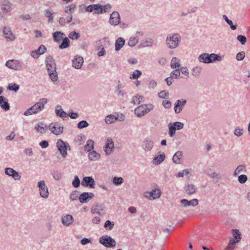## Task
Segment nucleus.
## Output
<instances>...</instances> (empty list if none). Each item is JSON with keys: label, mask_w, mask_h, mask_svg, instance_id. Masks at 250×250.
<instances>
[{"label": "nucleus", "mask_w": 250, "mask_h": 250, "mask_svg": "<svg viewBox=\"0 0 250 250\" xmlns=\"http://www.w3.org/2000/svg\"><path fill=\"white\" fill-rule=\"evenodd\" d=\"M45 64L50 78L53 82H57L58 77L56 71V64L52 56H48L46 57Z\"/></svg>", "instance_id": "f257e3e1"}, {"label": "nucleus", "mask_w": 250, "mask_h": 250, "mask_svg": "<svg viewBox=\"0 0 250 250\" xmlns=\"http://www.w3.org/2000/svg\"><path fill=\"white\" fill-rule=\"evenodd\" d=\"M181 41V37L178 33L169 35L166 40V44L167 47L171 49L177 48Z\"/></svg>", "instance_id": "f03ea898"}, {"label": "nucleus", "mask_w": 250, "mask_h": 250, "mask_svg": "<svg viewBox=\"0 0 250 250\" xmlns=\"http://www.w3.org/2000/svg\"><path fill=\"white\" fill-rule=\"evenodd\" d=\"M76 9V6L75 4H71L65 7L64 12L65 14H68V15L66 18L61 17L59 19V22L61 26H64L65 23H69L72 21L73 19L72 14L74 13Z\"/></svg>", "instance_id": "7ed1b4c3"}, {"label": "nucleus", "mask_w": 250, "mask_h": 250, "mask_svg": "<svg viewBox=\"0 0 250 250\" xmlns=\"http://www.w3.org/2000/svg\"><path fill=\"white\" fill-rule=\"evenodd\" d=\"M154 108L152 104H142L137 107L135 110V114L139 117H142L151 111Z\"/></svg>", "instance_id": "20e7f679"}, {"label": "nucleus", "mask_w": 250, "mask_h": 250, "mask_svg": "<svg viewBox=\"0 0 250 250\" xmlns=\"http://www.w3.org/2000/svg\"><path fill=\"white\" fill-rule=\"evenodd\" d=\"M56 146L61 154L63 158H65L67 156V149L68 148L70 149L69 145L67 143L62 141V139H58L56 143Z\"/></svg>", "instance_id": "39448f33"}, {"label": "nucleus", "mask_w": 250, "mask_h": 250, "mask_svg": "<svg viewBox=\"0 0 250 250\" xmlns=\"http://www.w3.org/2000/svg\"><path fill=\"white\" fill-rule=\"evenodd\" d=\"M99 243L108 248H113L116 245L115 240L111 236L107 235L100 237Z\"/></svg>", "instance_id": "423d86ee"}, {"label": "nucleus", "mask_w": 250, "mask_h": 250, "mask_svg": "<svg viewBox=\"0 0 250 250\" xmlns=\"http://www.w3.org/2000/svg\"><path fill=\"white\" fill-rule=\"evenodd\" d=\"M5 66L9 69L16 71H21L22 69V62L18 60H9L5 64Z\"/></svg>", "instance_id": "0eeeda50"}, {"label": "nucleus", "mask_w": 250, "mask_h": 250, "mask_svg": "<svg viewBox=\"0 0 250 250\" xmlns=\"http://www.w3.org/2000/svg\"><path fill=\"white\" fill-rule=\"evenodd\" d=\"M37 187L39 188L40 196L43 198H47L49 196V191L45 181L42 180L37 183Z\"/></svg>", "instance_id": "6e6552de"}, {"label": "nucleus", "mask_w": 250, "mask_h": 250, "mask_svg": "<svg viewBox=\"0 0 250 250\" xmlns=\"http://www.w3.org/2000/svg\"><path fill=\"white\" fill-rule=\"evenodd\" d=\"M48 128L52 133L56 135H60L63 131V126L59 122L51 123L48 126Z\"/></svg>", "instance_id": "1a4fd4ad"}, {"label": "nucleus", "mask_w": 250, "mask_h": 250, "mask_svg": "<svg viewBox=\"0 0 250 250\" xmlns=\"http://www.w3.org/2000/svg\"><path fill=\"white\" fill-rule=\"evenodd\" d=\"M108 22L113 26H116L121 22V17L118 12L114 11L110 15Z\"/></svg>", "instance_id": "9d476101"}, {"label": "nucleus", "mask_w": 250, "mask_h": 250, "mask_svg": "<svg viewBox=\"0 0 250 250\" xmlns=\"http://www.w3.org/2000/svg\"><path fill=\"white\" fill-rule=\"evenodd\" d=\"M2 32L4 36V38L7 42H12L15 40V36L12 33L10 27L6 26L3 27Z\"/></svg>", "instance_id": "9b49d317"}, {"label": "nucleus", "mask_w": 250, "mask_h": 250, "mask_svg": "<svg viewBox=\"0 0 250 250\" xmlns=\"http://www.w3.org/2000/svg\"><path fill=\"white\" fill-rule=\"evenodd\" d=\"M81 185L84 187L95 188V182L94 179L91 176L84 177L82 180Z\"/></svg>", "instance_id": "f8f14e48"}, {"label": "nucleus", "mask_w": 250, "mask_h": 250, "mask_svg": "<svg viewBox=\"0 0 250 250\" xmlns=\"http://www.w3.org/2000/svg\"><path fill=\"white\" fill-rule=\"evenodd\" d=\"M47 103V99L46 98H42L40 99L39 101L36 103L33 107L35 108V112L37 114L42 111L44 108V105Z\"/></svg>", "instance_id": "ddd939ff"}, {"label": "nucleus", "mask_w": 250, "mask_h": 250, "mask_svg": "<svg viewBox=\"0 0 250 250\" xmlns=\"http://www.w3.org/2000/svg\"><path fill=\"white\" fill-rule=\"evenodd\" d=\"M161 195V191L159 188L152 189L150 192L146 193L145 196L150 200L159 198Z\"/></svg>", "instance_id": "4468645a"}, {"label": "nucleus", "mask_w": 250, "mask_h": 250, "mask_svg": "<svg viewBox=\"0 0 250 250\" xmlns=\"http://www.w3.org/2000/svg\"><path fill=\"white\" fill-rule=\"evenodd\" d=\"M0 6L1 10L4 13H8L12 10L13 4L8 0H2Z\"/></svg>", "instance_id": "2eb2a0df"}, {"label": "nucleus", "mask_w": 250, "mask_h": 250, "mask_svg": "<svg viewBox=\"0 0 250 250\" xmlns=\"http://www.w3.org/2000/svg\"><path fill=\"white\" fill-rule=\"evenodd\" d=\"M186 100H178L174 104V110L176 114H178L181 112L183 108L187 104Z\"/></svg>", "instance_id": "dca6fc26"}, {"label": "nucleus", "mask_w": 250, "mask_h": 250, "mask_svg": "<svg viewBox=\"0 0 250 250\" xmlns=\"http://www.w3.org/2000/svg\"><path fill=\"white\" fill-rule=\"evenodd\" d=\"M5 174L12 177L16 181L20 180L21 178L18 172L10 167L5 168Z\"/></svg>", "instance_id": "f3484780"}, {"label": "nucleus", "mask_w": 250, "mask_h": 250, "mask_svg": "<svg viewBox=\"0 0 250 250\" xmlns=\"http://www.w3.org/2000/svg\"><path fill=\"white\" fill-rule=\"evenodd\" d=\"M97 5L99 6L97 7V9H98V10H97V11L94 12V14H95L99 15L104 13H106L109 11L112 8L111 5L109 3H107L104 5L98 3Z\"/></svg>", "instance_id": "a211bd4d"}, {"label": "nucleus", "mask_w": 250, "mask_h": 250, "mask_svg": "<svg viewBox=\"0 0 250 250\" xmlns=\"http://www.w3.org/2000/svg\"><path fill=\"white\" fill-rule=\"evenodd\" d=\"M94 197V194L92 192H83L80 195L79 200L80 203H85L93 199Z\"/></svg>", "instance_id": "6ab92c4d"}, {"label": "nucleus", "mask_w": 250, "mask_h": 250, "mask_svg": "<svg viewBox=\"0 0 250 250\" xmlns=\"http://www.w3.org/2000/svg\"><path fill=\"white\" fill-rule=\"evenodd\" d=\"M199 201L197 199H193L188 201L187 199H183L180 201L181 206L187 208L189 206L195 207L198 205Z\"/></svg>", "instance_id": "aec40b11"}, {"label": "nucleus", "mask_w": 250, "mask_h": 250, "mask_svg": "<svg viewBox=\"0 0 250 250\" xmlns=\"http://www.w3.org/2000/svg\"><path fill=\"white\" fill-rule=\"evenodd\" d=\"M104 148L106 154L107 155H110L114 148V143L111 138H107Z\"/></svg>", "instance_id": "412c9836"}, {"label": "nucleus", "mask_w": 250, "mask_h": 250, "mask_svg": "<svg viewBox=\"0 0 250 250\" xmlns=\"http://www.w3.org/2000/svg\"><path fill=\"white\" fill-rule=\"evenodd\" d=\"M154 142L153 141L146 138L144 139L142 144V147L145 152L150 151L153 147Z\"/></svg>", "instance_id": "4be33fe9"}, {"label": "nucleus", "mask_w": 250, "mask_h": 250, "mask_svg": "<svg viewBox=\"0 0 250 250\" xmlns=\"http://www.w3.org/2000/svg\"><path fill=\"white\" fill-rule=\"evenodd\" d=\"M104 212V208L102 205H96L93 206L91 208V213L92 214L97 213L99 215H102Z\"/></svg>", "instance_id": "5701e85b"}, {"label": "nucleus", "mask_w": 250, "mask_h": 250, "mask_svg": "<svg viewBox=\"0 0 250 250\" xmlns=\"http://www.w3.org/2000/svg\"><path fill=\"white\" fill-rule=\"evenodd\" d=\"M61 220L63 225L68 226L73 223V217L70 214L63 215L62 216Z\"/></svg>", "instance_id": "b1692460"}, {"label": "nucleus", "mask_w": 250, "mask_h": 250, "mask_svg": "<svg viewBox=\"0 0 250 250\" xmlns=\"http://www.w3.org/2000/svg\"><path fill=\"white\" fill-rule=\"evenodd\" d=\"M83 63V58L81 56H76V57L72 60L73 66L76 69L81 68Z\"/></svg>", "instance_id": "393cba45"}, {"label": "nucleus", "mask_w": 250, "mask_h": 250, "mask_svg": "<svg viewBox=\"0 0 250 250\" xmlns=\"http://www.w3.org/2000/svg\"><path fill=\"white\" fill-rule=\"evenodd\" d=\"M0 107L5 111L10 109V105L7 99L2 96H0Z\"/></svg>", "instance_id": "a878e982"}, {"label": "nucleus", "mask_w": 250, "mask_h": 250, "mask_svg": "<svg viewBox=\"0 0 250 250\" xmlns=\"http://www.w3.org/2000/svg\"><path fill=\"white\" fill-rule=\"evenodd\" d=\"M184 189L187 194L190 195L196 192L197 188L193 185L188 184L185 185Z\"/></svg>", "instance_id": "bb28decb"}, {"label": "nucleus", "mask_w": 250, "mask_h": 250, "mask_svg": "<svg viewBox=\"0 0 250 250\" xmlns=\"http://www.w3.org/2000/svg\"><path fill=\"white\" fill-rule=\"evenodd\" d=\"M166 158V155L164 153L162 154L157 153L153 158V163L156 165L162 163Z\"/></svg>", "instance_id": "cd10ccee"}, {"label": "nucleus", "mask_w": 250, "mask_h": 250, "mask_svg": "<svg viewBox=\"0 0 250 250\" xmlns=\"http://www.w3.org/2000/svg\"><path fill=\"white\" fill-rule=\"evenodd\" d=\"M64 34L61 31H56L53 33V40L55 42L60 43L63 39Z\"/></svg>", "instance_id": "c85d7f7f"}, {"label": "nucleus", "mask_w": 250, "mask_h": 250, "mask_svg": "<svg viewBox=\"0 0 250 250\" xmlns=\"http://www.w3.org/2000/svg\"><path fill=\"white\" fill-rule=\"evenodd\" d=\"M125 40L122 37L118 38L115 42V50L119 51L124 45Z\"/></svg>", "instance_id": "c756f323"}, {"label": "nucleus", "mask_w": 250, "mask_h": 250, "mask_svg": "<svg viewBox=\"0 0 250 250\" xmlns=\"http://www.w3.org/2000/svg\"><path fill=\"white\" fill-rule=\"evenodd\" d=\"M154 41L151 38H146L141 41L140 46L143 47H150L153 45Z\"/></svg>", "instance_id": "7c9ffc66"}, {"label": "nucleus", "mask_w": 250, "mask_h": 250, "mask_svg": "<svg viewBox=\"0 0 250 250\" xmlns=\"http://www.w3.org/2000/svg\"><path fill=\"white\" fill-rule=\"evenodd\" d=\"M198 59V61L201 62L210 63L208 53H205L200 55Z\"/></svg>", "instance_id": "2f4dec72"}, {"label": "nucleus", "mask_w": 250, "mask_h": 250, "mask_svg": "<svg viewBox=\"0 0 250 250\" xmlns=\"http://www.w3.org/2000/svg\"><path fill=\"white\" fill-rule=\"evenodd\" d=\"M55 113L57 116L62 119L66 117L67 115V113L62 109L61 106L60 105H57L56 106Z\"/></svg>", "instance_id": "473e14b6"}, {"label": "nucleus", "mask_w": 250, "mask_h": 250, "mask_svg": "<svg viewBox=\"0 0 250 250\" xmlns=\"http://www.w3.org/2000/svg\"><path fill=\"white\" fill-rule=\"evenodd\" d=\"M43 123L40 122L35 125V129L36 130L41 134H44L46 131V126H43Z\"/></svg>", "instance_id": "72a5a7b5"}, {"label": "nucleus", "mask_w": 250, "mask_h": 250, "mask_svg": "<svg viewBox=\"0 0 250 250\" xmlns=\"http://www.w3.org/2000/svg\"><path fill=\"white\" fill-rule=\"evenodd\" d=\"M246 166L240 165L235 169L233 172V175L236 176L241 173L246 172Z\"/></svg>", "instance_id": "f704fd0d"}, {"label": "nucleus", "mask_w": 250, "mask_h": 250, "mask_svg": "<svg viewBox=\"0 0 250 250\" xmlns=\"http://www.w3.org/2000/svg\"><path fill=\"white\" fill-rule=\"evenodd\" d=\"M100 158V155L97 153L96 151H92L89 153L88 158L90 160L93 161H96L99 159Z\"/></svg>", "instance_id": "c9c22d12"}, {"label": "nucleus", "mask_w": 250, "mask_h": 250, "mask_svg": "<svg viewBox=\"0 0 250 250\" xmlns=\"http://www.w3.org/2000/svg\"><path fill=\"white\" fill-rule=\"evenodd\" d=\"M182 156V151H178L176 152L172 158L173 162L177 164H179L181 163V159Z\"/></svg>", "instance_id": "e433bc0d"}, {"label": "nucleus", "mask_w": 250, "mask_h": 250, "mask_svg": "<svg viewBox=\"0 0 250 250\" xmlns=\"http://www.w3.org/2000/svg\"><path fill=\"white\" fill-rule=\"evenodd\" d=\"M53 13L52 10L50 9L44 11V16L45 17L48 18V22L49 23H53L54 21Z\"/></svg>", "instance_id": "4c0bfd02"}, {"label": "nucleus", "mask_w": 250, "mask_h": 250, "mask_svg": "<svg viewBox=\"0 0 250 250\" xmlns=\"http://www.w3.org/2000/svg\"><path fill=\"white\" fill-rule=\"evenodd\" d=\"M209 62L212 63L216 61H221L222 60V57L218 54L214 53L209 54Z\"/></svg>", "instance_id": "58836bf2"}, {"label": "nucleus", "mask_w": 250, "mask_h": 250, "mask_svg": "<svg viewBox=\"0 0 250 250\" xmlns=\"http://www.w3.org/2000/svg\"><path fill=\"white\" fill-rule=\"evenodd\" d=\"M70 45V41L68 38H63L61 44L59 45V47L61 49H63L68 47Z\"/></svg>", "instance_id": "ea45409f"}, {"label": "nucleus", "mask_w": 250, "mask_h": 250, "mask_svg": "<svg viewBox=\"0 0 250 250\" xmlns=\"http://www.w3.org/2000/svg\"><path fill=\"white\" fill-rule=\"evenodd\" d=\"M207 175L209 176L210 178L213 179V181L215 183H217L219 181L220 179V177L219 176V174L216 172H207Z\"/></svg>", "instance_id": "a19ab883"}, {"label": "nucleus", "mask_w": 250, "mask_h": 250, "mask_svg": "<svg viewBox=\"0 0 250 250\" xmlns=\"http://www.w3.org/2000/svg\"><path fill=\"white\" fill-rule=\"evenodd\" d=\"M105 122L107 124H111L117 121V118L114 115H108L105 118Z\"/></svg>", "instance_id": "79ce46f5"}, {"label": "nucleus", "mask_w": 250, "mask_h": 250, "mask_svg": "<svg viewBox=\"0 0 250 250\" xmlns=\"http://www.w3.org/2000/svg\"><path fill=\"white\" fill-rule=\"evenodd\" d=\"M144 98V97L141 95H136L134 96L131 100V103L134 104H139L141 102V100Z\"/></svg>", "instance_id": "37998d69"}, {"label": "nucleus", "mask_w": 250, "mask_h": 250, "mask_svg": "<svg viewBox=\"0 0 250 250\" xmlns=\"http://www.w3.org/2000/svg\"><path fill=\"white\" fill-rule=\"evenodd\" d=\"M94 142L92 140H88L84 146L85 150L90 151L94 148Z\"/></svg>", "instance_id": "c03bdc74"}, {"label": "nucleus", "mask_w": 250, "mask_h": 250, "mask_svg": "<svg viewBox=\"0 0 250 250\" xmlns=\"http://www.w3.org/2000/svg\"><path fill=\"white\" fill-rule=\"evenodd\" d=\"M202 68L199 66L194 67L191 70V74L195 77H198L201 72Z\"/></svg>", "instance_id": "a18cd8bd"}, {"label": "nucleus", "mask_w": 250, "mask_h": 250, "mask_svg": "<svg viewBox=\"0 0 250 250\" xmlns=\"http://www.w3.org/2000/svg\"><path fill=\"white\" fill-rule=\"evenodd\" d=\"M138 37H131L128 42V45L130 47H133L138 42Z\"/></svg>", "instance_id": "49530a36"}, {"label": "nucleus", "mask_w": 250, "mask_h": 250, "mask_svg": "<svg viewBox=\"0 0 250 250\" xmlns=\"http://www.w3.org/2000/svg\"><path fill=\"white\" fill-rule=\"evenodd\" d=\"M62 175V172L59 170H54L52 172L53 178L56 181H59L61 179Z\"/></svg>", "instance_id": "de8ad7c7"}, {"label": "nucleus", "mask_w": 250, "mask_h": 250, "mask_svg": "<svg viewBox=\"0 0 250 250\" xmlns=\"http://www.w3.org/2000/svg\"><path fill=\"white\" fill-rule=\"evenodd\" d=\"M178 61L179 59L176 57H173L172 59L170 66L172 69H176L177 67H179L180 66L179 62H177Z\"/></svg>", "instance_id": "09e8293b"}, {"label": "nucleus", "mask_w": 250, "mask_h": 250, "mask_svg": "<svg viewBox=\"0 0 250 250\" xmlns=\"http://www.w3.org/2000/svg\"><path fill=\"white\" fill-rule=\"evenodd\" d=\"M168 134L170 137H173L175 134V132L176 129L174 127V126L172 125V123H170L168 125Z\"/></svg>", "instance_id": "8fccbe9b"}, {"label": "nucleus", "mask_w": 250, "mask_h": 250, "mask_svg": "<svg viewBox=\"0 0 250 250\" xmlns=\"http://www.w3.org/2000/svg\"><path fill=\"white\" fill-rule=\"evenodd\" d=\"M232 231L233 238L236 239V242H239L241 239V234L239 230L237 229H234Z\"/></svg>", "instance_id": "3c124183"}, {"label": "nucleus", "mask_w": 250, "mask_h": 250, "mask_svg": "<svg viewBox=\"0 0 250 250\" xmlns=\"http://www.w3.org/2000/svg\"><path fill=\"white\" fill-rule=\"evenodd\" d=\"M112 182L115 186L121 185L124 182V179L122 177H114L113 178Z\"/></svg>", "instance_id": "603ef678"}, {"label": "nucleus", "mask_w": 250, "mask_h": 250, "mask_svg": "<svg viewBox=\"0 0 250 250\" xmlns=\"http://www.w3.org/2000/svg\"><path fill=\"white\" fill-rule=\"evenodd\" d=\"M142 75V72L139 70H135L130 76V79L136 80Z\"/></svg>", "instance_id": "864d4df0"}, {"label": "nucleus", "mask_w": 250, "mask_h": 250, "mask_svg": "<svg viewBox=\"0 0 250 250\" xmlns=\"http://www.w3.org/2000/svg\"><path fill=\"white\" fill-rule=\"evenodd\" d=\"M98 6H99L97 5V4H91L87 6L85 10L87 12L90 13L93 12L94 10H95V11H97V10H98V9H97Z\"/></svg>", "instance_id": "5fc2aeb1"}, {"label": "nucleus", "mask_w": 250, "mask_h": 250, "mask_svg": "<svg viewBox=\"0 0 250 250\" xmlns=\"http://www.w3.org/2000/svg\"><path fill=\"white\" fill-rule=\"evenodd\" d=\"M35 108L33 107V105L29 108L27 110L24 111L23 113L24 115L28 116L32 114H37L36 112H35Z\"/></svg>", "instance_id": "6e6d98bb"}, {"label": "nucleus", "mask_w": 250, "mask_h": 250, "mask_svg": "<svg viewBox=\"0 0 250 250\" xmlns=\"http://www.w3.org/2000/svg\"><path fill=\"white\" fill-rule=\"evenodd\" d=\"M114 223L113 222H112L110 220H107L104 223V227L106 229H108L109 230H112L114 227Z\"/></svg>", "instance_id": "4d7b16f0"}, {"label": "nucleus", "mask_w": 250, "mask_h": 250, "mask_svg": "<svg viewBox=\"0 0 250 250\" xmlns=\"http://www.w3.org/2000/svg\"><path fill=\"white\" fill-rule=\"evenodd\" d=\"M20 86L16 83H10L8 85V89L10 91L17 92L19 89Z\"/></svg>", "instance_id": "13d9d810"}, {"label": "nucleus", "mask_w": 250, "mask_h": 250, "mask_svg": "<svg viewBox=\"0 0 250 250\" xmlns=\"http://www.w3.org/2000/svg\"><path fill=\"white\" fill-rule=\"evenodd\" d=\"M238 242H236V239H234L233 238H231L229 240V245L226 248V249L227 250H233L234 247H233L232 245H234L235 244H236V243H238Z\"/></svg>", "instance_id": "bf43d9fd"}, {"label": "nucleus", "mask_w": 250, "mask_h": 250, "mask_svg": "<svg viewBox=\"0 0 250 250\" xmlns=\"http://www.w3.org/2000/svg\"><path fill=\"white\" fill-rule=\"evenodd\" d=\"M68 37L72 40H78L80 37V35L79 33L72 31L69 34Z\"/></svg>", "instance_id": "052dcab7"}, {"label": "nucleus", "mask_w": 250, "mask_h": 250, "mask_svg": "<svg viewBox=\"0 0 250 250\" xmlns=\"http://www.w3.org/2000/svg\"><path fill=\"white\" fill-rule=\"evenodd\" d=\"M89 125L88 123L85 120H82L77 124V127L79 129H82L87 127Z\"/></svg>", "instance_id": "680f3d73"}, {"label": "nucleus", "mask_w": 250, "mask_h": 250, "mask_svg": "<svg viewBox=\"0 0 250 250\" xmlns=\"http://www.w3.org/2000/svg\"><path fill=\"white\" fill-rule=\"evenodd\" d=\"M172 125L174 126L176 130H181L184 127V124L180 122H176L172 123Z\"/></svg>", "instance_id": "e2e57ef3"}, {"label": "nucleus", "mask_w": 250, "mask_h": 250, "mask_svg": "<svg viewBox=\"0 0 250 250\" xmlns=\"http://www.w3.org/2000/svg\"><path fill=\"white\" fill-rule=\"evenodd\" d=\"M72 186L75 188H77L80 186V180L78 176H75L74 177V179L72 181Z\"/></svg>", "instance_id": "0e129e2a"}, {"label": "nucleus", "mask_w": 250, "mask_h": 250, "mask_svg": "<svg viewBox=\"0 0 250 250\" xmlns=\"http://www.w3.org/2000/svg\"><path fill=\"white\" fill-rule=\"evenodd\" d=\"M180 71L179 69H175V70L172 71L170 73V76L172 78H178L180 76Z\"/></svg>", "instance_id": "69168bd1"}, {"label": "nucleus", "mask_w": 250, "mask_h": 250, "mask_svg": "<svg viewBox=\"0 0 250 250\" xmlns=\"http://www.w3.org/2000/svg\"><path fill=\"white\" fill-rule=\"evenodd\" d=\"M237 39L242 45H244L247 42V38L244 35H238Z\"/></svg>", "instance_id": "338daca9"}, {"label": "nucleus", "mask_w": 250, "mask_h": 250, "mask_svg": "<svg viewBox=\"0 0 250 250\" xmlns=\"http://www.w3.org/2000/svg\"><path fill=\"white\" fill-rule=\"evenodd\" d=\"M36 50L38 53V54L41 55L46 52V48L44 45H41L39 48Z\"/></svg>", "instance_id": "774afa93"}]
</instances>
